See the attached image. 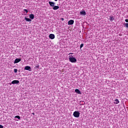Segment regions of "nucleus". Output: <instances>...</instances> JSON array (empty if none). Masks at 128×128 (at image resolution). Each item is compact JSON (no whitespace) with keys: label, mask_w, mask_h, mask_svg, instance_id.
I'll return each mask as SVG.
<instances>
[{"label":"nucleus","mask_w":128,"mask_h":128,"mask_svg":"<svg viewBox=\"0 0 128 128\" xmlns=\"http://www.w3.org/2000/svg\"><path fill=\"white\" fill-rule=\"evenodd\" d=\"M68 60L70 62H76V58L74 57H72V56H70Z\"/></svg>","instance_id":"f257e3e1"},{"label":"nucleus","mask_w":128,"mask_h":128,"mask_svg":"<svg viewBox=\"0 0 128 128\" xmlns=\"http://www.w3.org/2000/svg\"><path fill=\"white\" fill-rule=\"evenodd\" d=\"M80 113L78 111H75L74 112L73 116L74 118H80Z\"/></svg>","instance_id":"f03ea898"},{"label":"nucleus","mask_w":128,"mask_h":128,"mask_svg":"<svg viewBox=\"0 0 128 128\" xmlns=\"http://www.w3.org/2000/svg\"><path fill=\"white\" fill-rule=\"evenodd\" d=\"M12 84H20V81L18 80H14L12 82Z\"/></svg>","instance_id":"7ed1b4c3"},{"label":"nucleus","mask_w":128,"mask_h":128,"mask_svg":"<svg viewBox=\"0 0 128 128\" xmlns=\"http://www.w3.org/2000/svg\"><path fill=\"white\" fill-rule=\"evenodd\" d=\"M24 70H28L29 72H32V68L30 66H25Z\"/></svg>","instance_id":"20e7f679"},{"label":"nucleus","mask_w":128,"mask_h":128,"mask_svg":"<svg viewBox=\"0 0 128 128\" xmlns=\"http://www.w3.org/2000/svg\"><path fill=\"white\" fill-rule=\"evenodd\" d=\"M74 22V20H71L68 22V25L72 26V25Z\"/></svg>","instance_id":"39448f33"},{"label":"nucleus","mask_w":128,"mask_h":128,"mask_svg":"<svg viewBox=\"0 0 128 128\" xmlns=\"http://www.w3.org/2000/svg\"><path fill=\"white\" fill-rule=\"evenodd\" d=\"M49 38H50V40H54L55 38L54 34H50L49 35Z\"/></svg>","instance_id":"423d86ee"},{"label":"nucleus","mask_w":128,"mask_h":128,"mask_svg":"<svg viewBox=\"0 0 128 128\" xmlns=\"http://www.w3.org/2000/svg\"><path fill=\"white\" fill-rule=\"evenodd\" d=\"M20 60H22V59L20 58H16L14 61V64H18V62H20Z\"/></svg>","instance_id":"0eeeda50"},{"label":"nucleus","mask_w":128,"mask_h":128,"mask_svg":"<svg viewBox=\"0 0 128 128\" xmlns=\"http://www.w3.org/2000/svg\"><path fill=\"white\" fill-rule=\"evenodd\" d=\"M48 4H49L50 6H52L53 8L54 6V4H55L54 2L50 1L48 2Z\"/></svg>","instance_id":"6e6552de"},{"label":"nucleus","mask_w":128,"mask_h":128,"mask_svg":"<svg viewBox=\"0 0 128 128\" xmlns=\"http://www.w3.org/2000/svg\"><path fill=\"white\" fill-rule=\"evenodd\" d=\"M75 92L78 94H82V92L78 89L75 90Z\"/></svg>","instance_id":"1a4fd4ad"},{"label":"nucleus","mask_w":128,"mask_h":128,"mask_svg":"<svg viewBox=\"0 0 128 128\" xmlns=\"http://www.w3.org/2000/svg\"><path fill=\"white\" fill-rule=\"evenodd\" d=\"M58 8H60V6H54L53 7L52 9L54 10H58Z\"/></svg>","instance_id":"9d476101"},{"label":"nucleus","mask_w":128,"mask_h":128,"mask_svg":"<svg viewBox=\"0 0 128 128\" xmlns=\"http://www.w3.org/2000/svg\"><path fill=\"white\" fill-rule=\"evenodd\" d=\"M80 14H81V16H86V11H81L80 12Z\"/></svg>","instance_id":"9b49d317"},{"label":"nucleus","mask_w":128,"mask_h":128,"mask_svg":"<svg viewBox=\"0 0 128 128\" xmlns=\"http://www.w3.org/2000/svg\"><path fill=\"white\" fill-rule=\"evenodd\" d=\"M109 20L111 22H112V20H114V16H110Z\"/></svg>","instance_id":"f8f14e48"},{"label":"nucleus","mask_w":128,"mask_h":128,"mask_svg":"<svg viewBox=\"0 0 128 128\" xmlns=\"http://www.w3.org/2000/svg\"><path fill=\"white\" fill-rule=\"evenodd\" d=\"M30 20H34V15L33 14H30Z\"/></svg>","instance_id":"ddd939ff"},{"label":"nucleus","mask_w":128,"mask_h":128,"mask_svg":"<svg viewBox=\"0 0 128 128\" xmlns=\"http://www.w3.org/2000/svg\"><path fill=\"white\" fill-rule=\"evenodd\" d=\"M119 102H120V101H118V99H116V100H114V104H118Z\"/></svg>","instance_id":"4468645a"},{"label":"nucleus","mask_w":128,"mask_h":128,"mask_svg":"<svg viewBox=\"0 0 128 128\" xmlns=\"http://www.w3.org/2000/svg\"><path fill=\"white\" fill-rule=\"evenodd\" d=\"M24 20H26V22H32V20L28 18L25 17Z\"/></svg>","instance_id":"2eb2a0df"},{"label":"nucleus","mask_w":128,"mask_h":128,"mask_svg":"<svg viewBox=\"0 0 128 128\" xmlns=\"http://www.w3.org/2000/svg\"><path fill=\"white\" fill-rule=\"evenodd\" d=\"M16 118H18V120H20V116H15Z\"/></svg>","instance_id":"dca6fc26"},{"label":"nucleus","mask_w":128,"mask_h":128,"mask_svg":"<svg viewBox=\"0 0 128 128\" xmlns=\"http://www.w3.org/2000/svg\"><path fill=\"white\" fill-rule=\"evenodd\" d=\"M24 12H26V14H28V10L26 9H24Z\"/></svg>","instance_id":"f3484780"},{"label":"nucleus","mask_w":128,"mask_h":128,"mask_svg":"<svg viewBox=\"0 0 128 128\" xmlns=\"http://www.w3.org/2000/svg\"><path fill=\"white\" fill-rule=\"evenodd\" d=\"M14 72L15 73L18 72V69L14 68Z\"/></svg>","instance_id":"a211bd4d"},{"label":"nucleus","mask_w":128,"mask_h":128,"mask_svg":"<svg viewBox=\"0 0 128 128\" xmlns=\"http://www.w3.org/2000/svg\"><path fill=\"white\" fill-rule=\"evenodd\" d=\"M84 46V44H82L80 46V48H82Z\"/></svg>","instance_id":"6ab92c4d"},{"label":"nucleus","mask_w":128,"mask_h":128,"mask_svg":"<svg viewBox=\"0 0 128 128\" xmlns=\"http://www.w3.org/2000/svg\"><path fill=\"white\" fill-rule=\"evenodd\" d=\"M125 26H126V28H128V23H126L125 24Z\"/></svg>","instance_id":"aec40b11"},{"label":"nucleus","mask_w":128,"mask_h":128,"mask_svg":"<svg viewBox=\"0 0 128 128\" xmlns=\"http://www.w3.org/2000/svg\"><path fill=\"white\" fill-rule=\"evenodd\" d=\"M0 128H4V126L2 124H0Z\"/></svg>","instance_id":"412c9836"},{"label":"nucleus","mask_w":128,"mask_h":128,"mask_svg":"<svg viewBox=\"0 0 128 128\" xmlns=\"http://www.w3.org/2000/svg\"><path fill=\"white\" fill-rule=\"evenodd\" d=\"M61 20H62V22H64V18H61Z\"/></svg>","instance_id":"4be33fe9"},{"label":"nucleus","mask_w":128,"mask_h":128,"mask_svg":"<svg viewBox=\"0 0 128 128\" xmlns=\"http://www.w3.org/2000/svg\"><path fill=\"white\" fill-rule=\"evenodd\" d=\"M125 22H128V19L125 20Z\"/></svg>","instance_id":"5701e85b"},{"label":"nucleus","mask_w":128,"mask_h":128,"mask_svg":"<svg viewBox=\"0 0 128 128\" xmlns=\"http://www.w3.org/2000/svg\"><path fill=\"white\" fill-rule=\"evenodd\" d=\"M36 68H40V65H38V66H36Z\"/></svg>","instance_id":"b1692460"},{"label":"nucleus","mask_w":128,"mask_h":128,"mask_svg":"<svg viewBox=\"0 0 128 128\" xmlns=\"http://www.w3.org/2000/svg\"><path fill=\"white\" fill-rule=\"evenodd\" d=\"M69 54H72V53H70Z\"/></svg>","instance_id":"393cba45"},{"label":"nucleus","mask_w":128,"mask_h":128,"mask_svg":"<svg viewBox=\"0 0 128 128\" xmlns=\"http://www.w3.org/2000/svg\"><path fill=\"white\" fill-rule=\"evenodd\" d=\"M55 0V2H58V0Z\"/></svg>","instance_id":"a878e982"}]
</instances>
